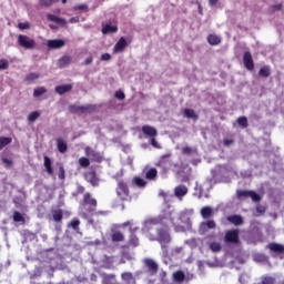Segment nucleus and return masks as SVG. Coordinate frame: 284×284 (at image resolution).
I'll use <instances>...</instances> for the list:
<instances>
[{
  "label": "nucleus",
  "instance_id": "nucleus-19",
  "mask_svg": "<svg viewBox=\"0 0 284 284\" xmlns=\"http://www.w3.org/2000/svg\"><path fill=\"white\" fill-rule=\"evenodd\" d=\"M85 180L91 183V185H99V179H97V175L94 172L85 173Z\"/></svg>",
  "mask_w": 284,
  "mask_h": 284
},
{
  "label": "nucleus",
  "instance_id": "nucleus-3",
  "mask_svg": "<svg viewBox=\"0 0 284 284\" xmlns=\"http://www.w3.org/2000/svg\"><path fill=\"white\" fill-rule=\"evenodd\" d=\"M18 43L19 45H21V48H24L26 50H33V48L37 45V42L34 40L23 34L18 36Z\"/></svg>",
  "mask_w": 284,
  "mask_h": 284
},
{
  "label": "nucleus",
  "instance_id": "nucleus-5",
  "mask_svg": "<svg viewBox=\"0 0 284 284\" xmlns=\"http://www.w3.org/2000/svg\"><path fill=\"white\" fill-rule=\"evenodd\" d=\"M237 196L239 199H243V196L245 199L250 197L255 203L261 201V195L256 194L254 191H237Z\"/></svg>",
  "mask_w": 284,
  "mask_h": 284
},
{
  "label": "nucleus",
  "instance_id": "nucleus-21",
  "mask_svg": "<svg viewBox=\"0 0 284 284\" xmlns=\"http://www.w3.org/2000/svg\"><path fill=\"white\" fill-rule=\"evenodd\" d=\"M227 221L233 223V225H243V217L240 215H231L227 217Z\"/></svg>",
  "mask_w": 284,
  "mask_h": 284
},
{
  "label": "nucleus",
  "instance_id": "nucleus-48",
  "mask_svg": "<svg viewBox=\"0 0 284 284\" xmlns=\"http://www.w3.org/2000/svg\"><path fill=\"white\" fill-rule=\"evenodd\" d=\"M237 123H239V125H241L242 128H247V118H239V119H237Z\"/></svg>",
  "mask_w": 284,
  "mask_h": 284
},
{
  "label": "nucleus",
  "instance_id": "nucleus-33",
  "mask_svg": "<svg viewBox=\"0 0 284 284\" xmlns=\"http://www.w3.org/2000/svg\"><path fill=\"white\" fill-rule=\"evenodd\" d=\"M13 221L16 223H26V219L23 217V215L17 211L13 213Z\"/></svg>",
  "mask_w": 284,
  "mask_h": 284
},
{
  "label": "nucleus",
  "instance_id": "nucleus-50",
  "mask_svg": "<svg viewBox=\"0 0 284 284\" xmlns=\"http://www.w3.org/2000/svg\"><path fill=\"white\" fill-rule=\"evenodd\" d=\"M37 79H39L38 73H30V74L27 75L28 81H37Z\"/></svg>",
  "mask_w": 284,
  "mask_h": 284
},
{
  "label": "nucleus",
  "instance_id": "nucleus-12",
  "mask_svg": "<svg viewBox=\"0 0 284 284\" xmlns=\"http://www.w3.org/2000/svg\"><path fill=\"white\" fill-rule=\"evenodd\" d=\"M144 263L151 274H156V272H159V264H156L154 260L146 258L144 260Z\"/></svg>",
  "mask_w": 284,
  "mask_h": 284
},
{
  "label": "nucleus",
  "instance_id": "nucleus-30",
  "mask_svg": "<svg viewBox=\"0 0 284 284\" xmlns=\"http://www.w3.org/2000/svg\"><path fill=\"white\" fill-rule=\"evenodd\" d=\"M44 168L48 174H52V161L48 156H44Z\"/></svg>",
  "mask_w": 284,
  "mask_h": 284
},
{
  "label": "nucleus",
  "instance_id": "nucleus-55",
  "mask_svg": "<svg viewBox=\"0 0 284 284\" xmlns=\"http://www.w3.org/2000/svg\"><path fill=\"white\" fill-rule=\"evenodd\" d=\"M112 59V55L110 53H104L101 55V61H110Z\"/></svg>",
  "mask_w": 284,
  "mask_h": 284
},
{
  "label": "nucleus",
  "instance_id": "nucleus-32",
  "mask_svg": "<svg viewBox=\"0 0 284 284\" xmlns=\"http://www.w3.org/2000/svg\"><path fill=\"white\" fill-rule=\"evenodd\" d=\"M184 116H186V119H193L194 121H196V113H194V110L192 109H185Z\"/></svg>",
  "mask_w": 284,
  "mask_h": 284
},
{
  "label": "nucleus",
  "instance_id": "nucleus-45",
  "mask_svg": "<svg viewBox=\"0 0 284 284\" xmlns=\"http://www.w3.org/2000/svg\"><path fill=\"white\" fill-rule=\"evenodd\" d=\"M112 241H115V242L123 241V233H121V232L113 233Z\"/></svg>",
  "mask_w": 284,
  "mask_h": 284
},
{
  "label": "nucleus",
  "instance_id": "nucleus-62",
  "mask_svg": "<svg viewBox=\"0 0 284 284\" xmlns=\"http://www.w3.org/2000/svg\"><path fill=\"white\" fill-rule=\"evenodd\" d=\"M90 63H92V58H87L84 60V65H90Z\"/></svg>",
  "mask_w": 284,
  "mask_h": 284
},
{
  "label": "nucleus",
  "instance_id": "nucleus-56",
  "mask_svg": "<svg viewBox=\"0 0 284 284\" xmlns=\"http://www.w3.org/2000/svg\"><path fill=\"white\" fill-rule=\"evenodd\" d=\"M210 8H216L219 0H207Z\"/></svg>",
  "mask_w": 284,
  "mask_h": 284
},
{
  "label": "nucleus",
  "instance_id": "nucleus-14",
  "mask_svg": "<svg viewBox=\"0 0 284 284\" xmlns=\"http://www.w3.org/2000/svg\"><path fill=\"white\" fill-rule=\"evenodd\" d=\"M216 227V223L214 221L203 222L200 225V232L205 234L207 230H214Z\"/></svg>",
  "mask_w": 284,
  "mask_h": 284
},
{
  "label": "nucleus",
  "instance_id": "nucleus-28",
  "mask_svg": "<svg viewBox=\"0 0 284 284\" xmlns=\"http://www.w3.org/2000/svg\"><path fill=\"white\" fill-rule=\"evenodd\" d=\"M211 215H212V207L210 206L202 207L201 216H203V219H210Z\"/></svg>",
  "mask_w": 284,
  "mask_h": 284
},
{
  "label": "nucleus",
  "instance_id": "nucleus-64",
  "mask_svg": "<svg viewBox=\"0 0 284 284\" xmlns=\"http://www.w3.org/2000/svg\"><path fill=\"white\" fill-rule=\"evenodd\" d=\"M160 196H165V192H160Z\"/></svg>",
  "mask_w": 284,
  "mask_h": 284
},
{
  "label": "nucleus",
  "instance_id": "nucleus-9",
  "mask_svg": "<svg viewBox=\"0 0 284 284\" xmlns=\"http://www.w3.org/2000/svg\"><path fill=\"white\" fill-rule=\"evenodd\" d=\"M85 154L87 156H89V159H92V161L100 162L103 159V155H101V153L92 150V148L90 146L85 148Z\"/></svg>",
  "mask_w": 284,
  "mask_h": 284
},
{
  "label": "nucleus",
  "instance_id": "nucleus-7",
  "mask_svg": "<svg viewBox=\"0 0 284 284\" xmlns=\"http://www.w3.org/2000/svg\"><path fill=\"white\" fill-rule=\"evenodd\" d=\"M47 45L49 50H60V48L65 45V41L61 39L48 40Z\"/></svg>",
  "mask_w": 284,
  "mask_h": 284
},
{
  "label": "nucleus",
  "instance_id": "nucleus-63",
  "mask_svg": "<svg viewBox=\"0 0 284 284\" xmlns=\"http://www.w3.org/2000/svg\"><path fill=\"white\" fill-rule=\"evenodd\" d=\"M199 12L200 14H203V8L201 7V4H199Z\"/></svg>",
  "mask_w": 284,
  "mask_h": 284
},
{
  "label": "nucleus",
  "instance_id": "nucleus-42",
  "mask_svg": "<svg viewBox=\"0 0 284 284\" xmlns=\"http://www.w3.org/2000/svg\"><path fill=\"white\" fill-rule=\"evenodd\" d=\"M10 68V62L6 59L0 60V70H8Z\"/></svg>",
  "mask_w": 284,
  "mask_h": 284
},
{
  "label": "nucleus",
  "instance_id": "nucleus-15",
  "mask_svg": "<svg viewBox=\"0 0 284 284\" xmlns=\"http://www.w3.org/2000/svg\"><path fill=\"white\" fill-rule=\"evenodd\" d=\"M119 28L116 26H113L112 23H106L102 26V32L104 34H114V32H118Z\"/></svg>",
  "mask_w": 284,
  "mask_h": 284
},
{
  "label": "nucleus",
  "instance_id": "nucleus-18",
  "mask_svg": "<svg viewBox=\"0 0 284 284\" xmlns=\"http://www.w3.org/2000/svg\"><path fill=\"white\" fill-rule=\"evenodd\" d=\"M72 90V84H61L55 87V92L58 94H65V92H70Z\"/></svg>",
  "mask_w": 284,
  "mask_h": 284
},
{
  "label": "nucleus",
  "instance_id": "nucleus-38",
  "mask_svg": "<svg viewBox=\"0 0 284 284\" xmlns=\"http://www.w3.org/2000/svg\"><path fill=\"white\" fill-rule=\"evenodd\" d=\"M133 183H135V185H138V187H145V180H143L141 178H134Z\"/></svg>",
  "mask_w": 284,
  "mask_h": 284
},
{
  "label": "nucleus",
  "instance_id": "nucleus-23",
  "mask_svg": "<svg viewBox=\"0 0 284 284\" xmlns=\"http://www.w3.org/2000/svg\"><path fill=\"white\" fill-rule=\"evenodd\" d=\"M207 41L210 45H219V43H221V37L212 33L207 37Z\"/></svg>",
  "mask_w": 284,
  "mask_h": 284
},
{
  "label": "nucleus",
  "instance_id": "nucleus-47",
  "mask_svg": "<svg viewBox=\"0 0 284 284\" xmlns=\"http://www.w3.org/2000/svg\"><path fill=\"white\" fill-rule=\"evenodd\" d=\"M173 256H179V254H183V248L181 246H176L172 248Z\"/></svg>",
  "mask_w": 284,
  "mask_h": 284
},
{
  "label": "nucleus",
  "instance_id": "nucleus-16",
  "mask_svg": "<svg viewBox=\"0 0 284 284\" xmlns=\"http://www.w3.org/2000/svg\"><path fill=\"white\" fill-rule=\"evenodd\" d=\"M268 250H271V252H274V254H284V246L281 244L271 243L268 244Z\"/></svg>",
  "mask_w": 284,
  "mask_h": 284
},
{
  "label": "nucleus",
  "instance_id": "nucleus-22",
  "mask_svg": "<svg viewBox=\"0 0 284 284\" xmlns=\"http://www.w3.org/2000/svg\"><path fill=\"white\" fill-rule=\"evenodd\" d=\"M84 203L85 205L91 206V212L94 211V207H97V200L90 197V194L84 195Z\"/></svg>",
  "mask_w": 284,
  "mask_h": 284
},
{
  "label": "nucleus",
  "instance_id": "nucleus-34",
  "mask_svg": "<svg viewBox=\"0 0 284 284\" xmlns=\"http://www.w3.org/2000/svg\"><path fill=\"white\" fill-rule=\"evenodd\" d=\"M12 143V139L10 138H0V150H3L6 145H10Z\"/></svg>",
  "mask_w": 284,
  "mask_h": 284
},
{
  "label": "nucleus",
  "instance_id": "nucleus-13",
  "mask_svg": "<svg viewBox=\"0 0 284 284\" xmlns=\"http://www.w3.org/2000/svg\"><path fill=\"white\" fill-rule=\"evenodd\" d=\"M243 61L247 70H254V61L252 60V53L245 52L243 57Z\"/></svg>",
  "mask_w": 284,
  "mask_h": 284
},
{
  "label": "nucleus",
  "instance_id": "nucleus-44",
  "mask_svg": "<svg viewBox=\"0 0 284 284\" xmlns=\"http://www.w3.org/2000/svg\"><path fill=\"white\" fill-rule=\"evenodd\" d=\"M283 10L282 3H275L271 6V12H281Z\"/></svg>",
  "mask_w": 284,
  "mask_h": 284
},
{
  "label": "nucleus",
  "instance_id": "nucleus-53",
  "mask_svg": "<svg viewBox=\"0 0 284 284\" xmlns=\"http://www.w3.org/2000/svg\"><path fill=\"white\" fill-rule=\"evenodd\" d=\"M115 97H116L120 101H123V99H125V93H123V91H116V92H115Z\"/></svg>",
  "mask_w": 284,
  "mask_h": 284
},
{
  "label": "nucleus",
  "instance_id": "nucleus-37",
  "mask_svg": "<svg viewBox=\"0 0 284 284\" xmlns=\"http://www.w3.org/2000/svg\"><path fill=\"white\" fill-rule=\"evenodd\" d=\"M73 10L79 11V12H88V4H77L73 7Z\"/></svg>",
  "mask_w": 284,
  "mask_h": 284
},
{
  "label": "nucleus",
  "instance_id": "nucleus-27",
  "mask_svg": "<svg viewBox=\"0 0 284 284\" xmlns=\"http://www.w3.org/2000/svg\"><path fill=\"white\" fill-rule=\"evenodd\" d=\"M39 116H41V113L39 111H32L31 113H29L27 119H28L29 123H34V121H37V119H39Z\"/></svg>",
  "mask_w": 284,
  "mask_h": 284
},
{
  "label": "nucleus",
  "instance_id": "nucleus-10",
  "mask_svg": "<svg viewBox=\"0 0 284 284\" xmlns=\"http://www.w3.org/2000/svg\"><path fill=\"white\" fill-rule=\"evenodd\" d=\"M225 241L226 243H239V231L237 230L227 231L225 234Z\"/></svg>",
  "mask_w": 284,
  "mask_h": 284
},
{
  "label": "nucleus",
  "instance_id": "nucleus-11",
  "mask_svg": "<svg viewBox=\"0 0 284 284\" xmlns=\"http://www.w3.org/2000/svg\"><path fill=\"white\" fill-rule=\"evenodd\" d=\"M186 194H187V186L183 184L175 186L174 196H176V199L182 201L183 196H185Z\"/></svg>",
  "mask_w": 284,
  "mask_h": 284
},
{
  "label": "nucleus",
  "instance_id": "nucleus-61",
  "mask_svg": "<svg viewBox=\"0 0 284 284\" xmlns=\"http://www.w3.org/2000/svg\"><path fill=\"white\" fill-rule=\"evenodd\" d=\"M232 143H234V141H232L230 139L224 140V145H232Z\"/></svg>",
  "mask_w": 284,
  "mask_h": 284
},
{
  "label": "nucleus",
  "instance_id": "nucleus-36",
  "mask_svg": "<svg viewBox=\"0 0 284 284\" xmlns=\"http://www.w3.org/2000/svg\"><path fill=\"white\" fill-rule=\"evenodd\" d=\"M260 77H263L264 79H267V77H270V67H263L260 70Z\"/></svg>",
  "mask_w": 284,
  "mask_h": 284
},
{
  "label": "nucleus",
  "instance_id": "nucleus-52",
  "mask_svg": "<svg viewBox=\"0 0 284 284\" xmlns=\"http://www.w3.org/2000/svg\"><path fill=\"white\" fill-rule=\"evenodd\" d=\"M262 284H274V277H264Z\"/></svg>",
  "mask_w": 284,
  "mask_h": 284
},
{
  "label": "nucleus",
  "instance_id": "nucleus-54",
  "mask_svg": "<svg viewBox=\"0 0 284 284\" xmlns=\"http://www.w3.org/2000/svg\"><path fill=\"white\" fill-rule=\"evenodd\" d=\"M79 225H81V222L79 220H73L71 222V227H73V230H78Z\"/></svg>",
  "mask_w": 284,
  "mask_h": 284
},
{
  "label": "nucleus",
  "instance_id": "nucleus-31",
  "mask_svg": "<svg viewBox=\"0 0 284 284\" xmlns=\"http://www.w3.org/2000/svg\"><path fill=\"white\" fill-rule=\"evenodd\" d=\"M156 169H150L146 173H145V178L149 180V181H152L154 179H156Z\"/></svg>",
  "mask_w": 284,
  "mask_h": 284
},
{
  "label": "nucleus",
  "instance_id": "nucleus-46",
  "mask_svg": "<svg viewBox=\"0 0 284 284\" xmlns=\"http://www.w3.org/2000/svg\"><path fill=\"white\" fill-rule=\"evenodd\" d=\"M79 164L81 165V168H88V165H90V160L88 158H80Z\"/></svg>",
  "mask_w": 284,
  "mask_h": 284
},
{
  "label": "nucleus",
  "instance_id": "nucleus-6",
  "mask_svg": "<svg viewBox=\"0 0 284 284\" xmlns=\"http://www.w3.org/2000/svg\"><path fill=\"white\" fill-rule=\"evenodd\" d=\"M142 132L146 136V139H150V140L159 135V131H156L154 126H150V125H143Z\"/></svg>",
  "mask_w": 284,
  "mask_h": 284
},
{
  "label": "nucleus",
  "instance_id": "nucleus-39",
  "mask_svg": "<svg viewBox=\"0 0 284 284\" xmlns=\"http://www.w3.org/2000/svg\"><path fill=\"white\" fill-rule=\"evenodd\" d=\"M196 152V149L190 148V146H183L182 148V154H194Z\"/></svg>",
  "mask_w": 284,
  "mask_h": 284
},
{
  "label": "nucleus",
  "instance_id": "nucleus-26",
  "mask_svg": "<svg viewBox=\"0 0 284 284\" xmlns=\"http://www.w3.org/2000/svg\"><path fill=\"white\" fill-rule=\"evenodd\" d=\"M45 92H48V89H45V87L36 88L33 90V97L36 99H39V97H43V94H45Z\"/></svg>",
  "mask_w": 284,
  "mask_h": 284
},
{
  "label": "nucleus",
  "instance_id": "nucleus-20",
  "mask_svg": "<svg viewBox=\"0 0 284 284\" xmlns=\"http://www.w3.org/2000/svg\"><path fill=\"white\" fill-rule=\"evenodd\" d=\"M48 19H49V21H53V23H57L58 26H65V23H68V21H65V19L59 18V17L52 16V14H49Z\"/></svg>",
  "mask_w": 284,
  "mask_h": 284
},
{
  "label": "nucleus",
  "instance_id": "nucleus-60",
  "mask_svg": "<svg viewBox=\"0 0 284 284\" xmlns=\"http://www.w3.org/2000/svg\"><path fill=\"white\" fill-rule=\"evenodd\" d=\"M69 23H79V17H73L69 20Z\"/></svg>",
  "mask_w": 284,
  "mask_h": 284
},
{
  "label": "nucleus",
  "instance_id": "nucleus-25",
  "mask_svg": "<svg viewBox=\"0 0 284 284\" xmlns=\"http://www.w3.org/2000/svg\"><path fill=\"white\" fill-rule=\"evenodd\" d=\"M209 247L211 250V252H220L222 250V246H221V242L219 241H213L211 243H209Z\"/></svg>",
  "mask_w": 284,
  "mask_h": 284
},
{
  "label": "nucleus",
  "instance_id": "nucleus-24",
  "mask_svg": "<svg viewBox=\"0 0 284 284\" xmlns=\"http://www.w3.org/2000/svg\"><path fill=\"white\" fill-rule=\"evenodd\" d=\"M72 63V58L64 55L58 61V65L60 68H65V65H70Z\"/></svg>",
  "mask_w": 284,
  "mask_h": 284
},
{
  "label": "nucleus",
  "instance_id": "nucleus-58",
  "mask_svg": "<svg viewBox=\"0 0 284 284\" xmlns=\"http://www.w3.org/2000/svg\"><path fill=\"white\" fill-rule=\"evenodd\" d=\"M2 163H4V165H12V160H10L8 158H3Z\"/></svg>",
  "mask_w": 284,
  "mask_h": 284
},
{
  "label": "nucleus",
  "instance_id": "nucleus-17",
  "mask_svg": "<svg viewBox=\"0 0 284 284\" xmlns=\"http://www.w3.org/2000/svg\"><path fill=\"white\" fill-rule=\"evenodd\" d=\"M123 283L125 284H134L136 281L134 280V275L130 272L122 273L121 275Z\"/></svg>",
  "mask_w": 284,
  "mask_h": 284
},
{
  "label": "nucleus",
  "instance_id": "nucleus-41",
  "mask_svg": "<svg viewBox=\"0 0 284 284\" xmlns=\"http://www.w3.org/2000/svg\"><path fill=\"white\" fill-rule=\"evenodd\" d=\"M61 219H63V213L61 211H54L53 212V221L59 223V221H61Z\"/></svg>",
  "mask_w": 284,
  "mask_h": 284
},
{
  "label": "nucleus",
  "instance_id": "nucleus-1",
  "mask_svg": "<svg viewBox=\"0 0 284 284\" xmlns=\"http://www.w3.org/2000/svg\"><path fill=\"white\" fill-rule=\"evenodd\" d=\"M161 223L164 225L168 224V222H165V219H161V217L148 219L144 222V226L142 230H143V232H150L151 240L159 241V243H161V245H162V250H165V245H168V243H170V241H172L170 233H168V231H165V230H158L156 236H154V233H152V230H155L156 226Z\"/></svg>",
  "mask_w": 284,
  "mask_h": 284
},
{
  "label": "nucleus",
  "instance_id": "nucleus-59",
  "mask_svg": "<svg viewBox=\"0 0 284 284\" xmlns=\"http://www.w3.org/2000/svg\"><path fill=\"white\" fill-rule=\"evenodd\" d=\"M59 179H65V171H63V168H60Z\"/></svg>",
  "mask_w": 284,
  "mask_h": 284
},
{
  "label": "nucleus",
  "instance_id": "nucleus-57",
  "mask_svg": "<svg viewBox=\"0 0 284 284\" xmlns=\"http://www.w3.org/2000/svg\"><path fill=\"white\" fill-rule=\"evenodd\" d=\"M130 241H131V245H134V246L139 245V239H136L134 235L131 236Z\"/></svg>",
  "mask_w": 284,
  "mask_h": 284
},
{
  "label": "nucleus",
  "instance_id": "nucleus-4",
  "mask_svg": "<svg viewBox=\"0 0 284 284\" xmlns=\"http://www.w3.org/2000/svg\"><path fill=\"white\" fill-rule=\"evenodd\" d=\"M116 194L122 201H128L130 196V191L128 190V184L123 181L118 182Z\"/></svg>",
  "mask_w": 284,
  "mask_h": 284
},
{
  "label": "nucleus",
  "instance_id": "nucleus-40",
  "mask_svg": "<svg viewBox=\"0 0 284 284\" xmlns=\"http://www.w3.org/2000/svg\"><path fill=\"white\" fill-rule=\"evenodd\" d=\"M18 28L19 30H30L31 24L30 22L26 21V22H19L18 23Z\"/></svg>",
  "mask_w": 284,
  "mask_h": 284
},
{
  "label": "nucleus",
  "instance_id": "nucleus-51",
  "mask_svg": "<svg viewBox=\"0 0 284 284\" xmlns=\"http://www.w3.org/2000/svg\"><path fill=\"white\" fill-rule=\"evenodd\" d=\"M151 145L155 148L156 150H161V144L156 142V138H151Z\"/></svg>",
  "mask_w": 284,
  "mask_h": 284
},
{
  "label": "nucleus",
  "instance_id": "nucleus-29",
  "mask_svg": "<svg viewBox=\"0 0 284 284\" xmlns=\"http://www.w3.org/2000/svg\"><path fill=\"white\" fill-rule=\"evenodd\" d=\"M57 143L59 152L63 153L68 150V144L65 143V141L58 139Z\"/></svg>",
  "mask_w": 284,
  "mask_h": 284
},
{
  "label": "nucleus",
  "instance_id": "nucleus-35",
  "mask_svg": "<svg viewBox=\"0 0 284 284\" xmlns=\"http://www.w3.org/2000/svg\"><path fill=\"white\" fill-rule=\"evenodd\" d=\"M173 278H174V281H178L179 283H181V281H183L185 278V275L183 274V272L178 271V272L173 273Z\"/></svg>",
  "mask_w": 284,
  "mask_h": 284
},
{
  "label": "nucleus",
  "instance_id": "nucleus-43",
  "mask_svg": "<svg viewBox=\"0 0 284 284\" xmlns=\"http://www.w3.org/2000/svg\"><path fill=\"white\" fill-rule=\"evenodd\" d=\"M254 261L256 263H263V262L267 261V257H265V255H263V254H255Z\"/></svg>",
  "mask_w": 284,
  "mask_h": 284
},
{
  "label": "nucleus",
  "instance_id": "nucleus-49",
  "mask_svg": "<svg viewBox=\"0 0 284 284\" xmlns=\"http://www.w3.org/2000/svg\"><path fill=\"white\" fill-rule=\"evenodd\" d=\"M261 214H265V206H257L256 212L254 213L255 216H261Z\"/></svg>",
  "mask_w": 284,
  "mask_h": 284
},
{
  "label": "nucleus",
  "instance_id": "nucleus-2",
  "mask_svg": "<svg viewBox=\"0 0 284 284\" xmlns=\"http://www.w3.org/2000/svg\"><path fill=\"white\" fill-rule=\"evenodd\" d=\"M192 214L194 210H184L180 214L176 211H171L168 214L171 223L175 226V232H183L185 229L192 227Z\"/></svg>",
  "mask_w": 284,
  "mask_h": 284
},
{
  "label": "nucleus",
  "instance_id": "nucleus-8",
  "mask_svg": "<svg viewBox=\"0 0 284 284\" xmlns=\"http://www.w3.org/2000/svg\"><path fill=\"white\" fill-rule=\"evenodd\" d=\"M128 48V40L125 38H120V40L113 47V54H119Z\"/></svg>",
  "mask_w": 284,
  "mask_h": 284
}]
</instances>
